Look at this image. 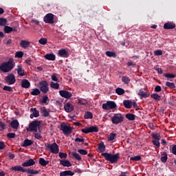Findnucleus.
<instances>
[{"label": "nucleus", "instance_id": "nucleus-1", "mask_svg": "<svg viewBox=\"0 0 176 176\" xmlns=\"http://www.w3.org/2000/svg\"><path fill=\"white\" fill-rule=\"evenodd\" d=\"M16 63L13 58H10L7 62H3L0 65V70L3 72H10L14 68Z\"/></svg>", "mask_w": 176, "mask_h": 176}, {"label": "nucleus", "instance_id": "nucleus-2", "mask_svg": "<svg viewBox=\"0 0 176 176\" xmlns=\"http://www.w3.org/2000/svg\"><path fill=\"white\" fill-rule=\"evenodd\" d=\"M101 155L103 156V157H104L105 160H107V162H110L111 164L118 163L119 159H120L119 153L113 155L112 153H102Z\"/></svg>", "mask_w": 176, "mask_h": 176}, {"label": "nucleus", "instance_id": "nucleus-3", "mask_svg": "<svg viewBox=\"0 0 176 176\" xmlns=\"http://www.w3.org/2000/svg\"><path fill=\"white\" fill-rule=\"evenodd\" d=\"M60 130L63 131L64 135H71L72 133V130H74V127L71 126H68L65 124V122H62L60 124Z\"/></svg>", "mask_w": 176, "mask_h": 176}, {"label": "nucleus", "instance_id": "nucleus-4", "mask_svg": "<svg viewBox=\"0 0 176 176\" xmlns=\"http://www.w3.org/2000/svg\"><path fill=\"white\" fill-rule=\"evenodd\" d=\"M41 126V121L34 120L29 124L28 128L26 129L27 131H34V133H38V127Z\"/></svg>", "mask_w": 176, "mask_h": 176}, {"label": "nucleus", "instance_id": "nucleus-5", "mask_svg": "<svg viewBox=\"0 0 176 176\" xmlns=\"http://www.w3.org/2000/svg\"><path fill=\"white\" fill-rule=\"evenodd\" d=\"M47 151H50L51 153H54L55 155L58 153L60 148H58V144L56 142H54L52 144H45Z\"/></svg>", "mask_w": 176, "mask_h": 176}, {"label": "nucleus", "instance_id": "nucleus-6", "mask_svg": "<svg viewBox=\"0 0 176 176\" xmlns=\"http://www.w3.org/2000/svg\"><path fill=\"white\" fill-rule=\"evenodd\" d=\"M123 116L120 113H116L113 115V117L111 118V121L113 124H119L122 123L124 120Z\"/></svg>", "mask_w": 176, "mask_h": 176}, {"label": "nucleus", "instance_id": "nucleus-7", "mask_svg": "<svg viewBox=\"0 0 176 176\" xmlns=\"http://www.w3.org/2000/svg\"><path fill=\"white\" fill-rule=\"evenodd\" d=\"M40 85V91L44 94L47 93L49 91V84L46 80H41L39 82Z\"/></svg>", "mask_w": 176, "mask_h": 176}, {"label": "nucleus", "instance_id": "nucleus-8", "mask_svg": "<svg viewBox=\"0 0 176 176\" xmlns=\"http://www.w3.org/2000/svg\"><path fill=\"white\" fill-rule=\"evenodd\" d=\"M43 21L46 24H54V15L52 13L47 14L43 18Z\"/></svg>", "mask_w": 176, "mask_h": 176}, {"label": "nucleus", "instance_id": "nucleus-9", "mask_svg": "<svg viewBox=\"0 0 176 176\" xmlns=\"http://www.w3.org/2000/svg\"><path fill=\"white\" fill-rule=\"evenodd\" d=\"M116 108V103L113 101H108L107 103L102 104V109L106 111H109V109H115Z\"/></svg>", "mask_w": 176, "mask_h": 176}, {"label": "nucleus", "instance_id": "nucleus-10", "mask_svg": "<svg viewBox=\"0 0 176 176\" xmlns=\"http://www.w3.org/2000/svg\"><path fill=\"white\" fill-rule=\"evenodd\" d=\"M81 131L85 134H89V133H98V127H97V126H91L82 129Z\"/></svg>", "mask_w": 176, "mask_h": 176}, {"label": "nucleus", "instance_id": "nucleus-11", "mask_svg": "<svg viewBox=\"0 0 176 176\" xmlns=\"http://www.w3.org/2000/svg\"><path fill=\"white\" fill-rule=\"evenodd\" d=\"M6 82L8 83V85H14L16 82V77H14V74H8L6 77Z\"/></svg>", "mask_w": 176, "mask_h": 176}, {"label": "nucleus", "instance_id": "nucleus-12", "mask_svg": "<svg viewBox=\"0 0 176 176\" xmlns=\"http://www.w3.org/2000/svg\"><path fill=\"white\" fill-rule=\"evenodd\" d=\"M59 94L61 97H63V98L69 99L71 98V97H72V93L66 90L59 91Z\"/></svg>", "mask_w": 176, "mask_h": 176}, {"label": "nucleus", "instance_id": "nucleus-13", "mask_svg": "<svg viewBox=\"0 0 176 176\" xmlns=\"http://www.w3.org/2000/svg\"><path fill=\"white\" fill-rule=\"evenodd\" d=\"M58 55L59 57H63V58H68L69 57V53L65 49L59 50Z\"/></svg>", "mask_w": 176, "mask_h": 176}, {"label": "nucleus", "instance_id": "nucleus-14", "mask_svg": "<svg viewBox=\"0 0 176 176\" xmlns=\"http://www.w3.org/2000/svg\"><path fill=\"white\" fill-rule=\"evenodd\" d=\"M64 109L65 112H67L68 113H69L72 112V111H74V104H72V103L67 102L65 104Z\"/></svg>", "mask_w": 176, "mask_h": 176}, {"label": "nucleus", "instance_id": "nucleus-15", "mask_svg": "<svg viewBox=\"0 0 176 176\" xmlns=\"http://www.w3.org/2000/svg\"><path fill=\"white\" fill-rule=\"evenodd\" d=\"M31 112H33L32 114H30V119H34V118H38L39 116V111L36 109V108H31Z\"/></svg>", "mask_w": 176, "mask_h": 176}, {"label": "nucleus", "instance_id": "nucleus-16", "mask_svg": "<svg viewBox=\"0 0 176 176\" xmlns=\"http://www.w3.org/2000/svg\"><path fill=\"white\" fill-rule=\"evenodd\" d=\"M175 27H176L175 23L173 22H168L164 23V30H174Z\"/></svg>", "mask_w": 176, "mask_h": 176}, {"label": "nucleus", "instance_id": "nucleus-17", "mask_svg": "<svg viewBox=\"0 0 176 176\" xmlns=\"http://www.w3.org/2000/svg\"><path fill=\"white\" fill-rule=\"evenodd\" d=\"M123 105L126 109H131V107H133V101L130 100H124L123 101Z\"/></svg>", "mask_w": 176, "mask_h": 176}, {"label": "nucleus", "instance_id": "nucleus-18", "mask_svg": "<svg viewBox=\"0 0 176 176\" xmlns=\"http://www.w3.org/2000/svg\"><path fill=\"white\" fill-rule=\"evenodd\" d=\"M34 164H35V161H34L32 159H30L22 163L23 167H31V166H34Z\"/></svg>", "mask_w": 176, "mask_h": 176}, {"label": "nucleus", "instance_id": "nucleus-19", "mask_svg": "<svg viewBox=\"0 0 176 176\" xmlns=\"http://www.w3.org/2000/svg\"><path fill=\"white\" fill-rule=\"evenodd\" d=\"M30 45H31V43L27 40H21L20 42V46L23 47V49H28Z\"/></svg>", "mask_w": 176, "mask_h": 176}, {"label": "nucleus", "instance_id": "nucleus-20", "mask_svg": "<svg viewBox=\"0 0 176 176\" xmlns=\"http://www.w3.org/2000/svg\"><path fill=\"white\" fill-rule=\"evenodd\" d=\"M4 32L6 34H10V32H13V31H17V28H12L10 26H4L3 28Z\"/></svg>", "mask_w": 176, "mask_h": 176}, {"label": "nucleus", "instance_id": "nucleus-21", "mask_svg": "<svg viewBox=\"0 0 176 176\" xmlns=\"http://www.w3.org/2000/svg\"><path fill=\"white\" fill-rule=\"evenodd\" d=\"M12 171H21V173H25V170L23 166H15L10 168Z\"/></svg>", "mask_w": 176, "mask_h": 176}, {"label": "nucleus", "instance_id": "nucleus-22", "mask_svg": "<svg viewBox=\"0 0 176 176\" xmlns=\"http://www.w3.org/2000/svg\"><path fill=\"white\" fill-rule=\"evenodd\" d=\"M60 164L61 166H63V167H71L72 166V164L69 160H60Z\"/></svg>", "mask_w": 176, "mask_h": 176}, {"label": "nucleus", "instance_id": "nucleus-23", "mask_svg": "<svg viewBox=\"0 0 176 176\" xmlns=\"http://www.w3.org/2000/svg\"><path fill=\"white\" fill-rule=\"evenodd\" d=\"M31 86V83L28 80L23 79L21 81V87H23V89H28Z\"/></svg>", "mask_w": 176, "mask_h": 176}, {"label": "nucleus", "instance_id": "nucleus-24", "mask_svg": "<svg viewBox=\"0 0 176 176\" xmlns=\"http://www.w3.org/2000/svg\"><path fill=\"white\" fill-rule=\"evenodd\" d=\"M45 60H49L50 61H54L56 60V55L54 54H47L44 56Z\"/></svg>", "mask_w": 176, "mask_h": 176}, {"label": "nucleus", "instance_id": "nucleus-25", "mask_svg": "<svg viewBox=\"0 0 176 176\" xmlns=\"http://www.w3.org/2000/svg\"><path fill=\"white\" fill-rule=\"evenodd\" d=\"M75 175V173L71 170H65L60 173V176H74Z\"/></svg>", "mask_w": 176, "mask_h": 176}, {"label": "nucleus", "instance_id": "nucleus-26", "mask_svg": "<svg viewBox=\"0 0 176 176\" xmlns=\"http://www.w3.org/2000/svg\"><path fill=\"white\" fill-rule=\"evenodd\" d=\"M33 144H34V141L31 140L25 139L23 141L22 146H23L24 148H27V146H30V145H32Z\"/></svg>", "mask_w": 176, "mask_h": 176}, {"label": "nucleus", "instance_id": "nucleus-27", "mask_svg": "<svg viewBox=\"0 0 176 176\" xmlns=\"http://www.w3.org/2000/svg\"><path fill=\"white\" fill-rule=\"evenodd\" d=\"M105 148L106 146L103 142H101L98 144V152H100V153H102V152H105Z\"/></svg>", "mask_w": 176, "mask_h": 176}, {"label": "nucleus", "instance_id": "nucleus-28", "mask_svg": "<svg viewBox=\"0 0 176 176\" xmlns=\"http://www.w3.org/2000/svg\"><path fill=\"white\" fill-rule=\"evenodd\" d=\"M10 126L12 129H15L16 130L19 129V123L17 120H14L11 122Z\"/></svg>", "mask_w": 176, "mask_h": 176}, {"label": "nucleus", "instance_id": "nucleus-29", "mask_svg": "<svg viewBox=\"0 0 176 176\" xmlns=\"http://www.w3.org/2000/svg\"><path fill=\"white\" fill-rule=\"evenodd\" d=\"M41 112L42 113V116H44V118H49L50 113L49 111H47V109H46V107H43L41 109Z\"/></svg>", "mask_w": 176, "mask_h": 176}, {"label": "nucleus", "instance_id": "nucleus-30", "mask_svg": "<svg viewBox=\"0 0 176 176\" xmlns=\"http://www.w3.org/2000/svg\"><path fill=\"white\" fill-rule=\"evenodd\" d=\"M38 163L39 164H41V166H43V167H46V166H47V164H49V161H46L43 157H41L39 159Z\"/></svg>", "mask_w": 176, "mask_h": 176}, {"label": "nucleus", "instance_id": "nucleus-31", "mask_svg": "<svg viewBox=\"0 0 176 176\" xmlns=\"http://www.w3.org/2000/svg\"><path fill=\"white\" fill-rule=\"evenodd\" d=\"M25 173L28 174H32L33 175H36L39 174V170H35L34 169H25Z\"/></svg>", "mask_w": 176, "mask_h": 176}, {"label": "nucleus", "instance_id": "nucleus-32", "mask_svg": "<svg viewBox=\"0 0 176 176\" xmlns=\"http://www.w3.org/2000/svg\"><path fill=\"white\" fill-rule=\"evenodd\" d=\"M18 75H19L20 76H24L25 73H24V70L23 69V67H21V66L18 65L17 66V69H16Z\"/></svg>", "mask_w": 176, "mask_h": 176}, {"label": "nucleus", "instance_id": "nucleus-33", "mask_svg": "<svg viewBox=\"0 0 176 176\" xmlns=\"http://www.w3.org/2000/svg\"><path fill=\"white\" fill-rule=\"evenodd\" d=\"M125 118L128 119V120H131V121L135 120V115L133 113H126L125 115Z\"/></svg>", "mask_w": 176, "mask_h": 176}, {"label": "nucleus", "instance_id": "nucleus-34", "mask_svg": "<svg viewBox=\"0 0 176 176\" xmlns=\"http://www.w3.org/2000/svg\"><path fill=\"white\" fill-rule=\"evenodd\" d=\"M72 156H73V157H74V159H76V160H78V162H80V160H82V157H80L79 153L76 152H72Z\"/></svg>", "mask_w": 176, "mask_h": 176}, {"label": "nucleus", "instance_id": "nucleus-35", "mask_svg": "<svg viewBox=\"0 0 176 176\" xmlns=\"http://www.w3.org/2000/svg\"><path fill=\"white\" fill-rule=\"evenodd\" d=\"M87 100L83 99L82 98H78V104H80V105H87Z\"/></svg>", "mask_w": 176, "mask_h": 176}, {"label": "nucleus", "instance_id": "nucleus-36", "mask_svg": "<svg viewBox=\"0 0 176 176\" xmlns=\"http://www.w3.org/2000/svg\"><path fill=\"white\" fill-rule=\"evenodd\" d=\"M107 57H113L114 58L116 57V53L112 51H107L105 53Z\"/></svg>", "mask_w": 176, "mask_h": 176}, {"label": "nucleus", "instance_id": "nucleus-37", "mask_svg": "<svg viewBox=\"0 0 176 176\" xmlns=\"http://www.w3.org/2000/svg\"><path fill=\"white\" fill-rule=\"evenodd\" d=\"M32 96H39L41 94V91L38 89H33L32 91L30 92Z\"/></svg>", "mask_w": 176, "mask_h": 176}, {"label": "nucleus", "instance_id": "nucleus-38", "mask_svg": "<svg viewBox=\"0 0 176 176\" xmlns=\"http://www.w3.org/2000/svg\"><path fill=\"white\" fill-rule=\"evenodd\" d=\"M151 98H153V100H155V101H160L161 96L159 94H157V93L152 94L151 95Z\"/></svg>", "mask_w": 176, "mask_h": 176}, {"label": "nucleus", "instance_id": "nucleus-39", "mask_svg": "<svg viewBox=\"0 0 176 176\" xmlns=\"http://www.w3.org/2000/svg\"><path fill=\"white\" fill-rule=\"evenodd\" d=\"M122 82H124V85H129L130 83V78L128 76H124L122 78Z\"/></svg>", "mask_w": 176, "mask_h": 176}, {"label": "nucleus", "instance_id": "nucleus-40", "mask_svg": "<svg viewBox=\"0 0 176 176\" xmlns=\"http://www.w3.org/2000/svg\"><path fill=\"white\" fill-rule=\"evenodd\" d=\"M116 94H118V96H123V94H124V89L118 87L116 89Z\"/></svg>", "mask_w": 176, "mask_h": 176}, {"label": "nucleus", "instance_id": "nucleus-41", "mask_svg": "<svg viewBox=\"0 0 176 176\" xmlns=\"http://www.w3.org/2000/svg\"><path fill=\"white\" fill-rule=\"evenodd\" d=\"M151 137L153 138V140L157 141H160V139L162 138V136H160V135L158 133H152Z\"/></svg>", "mask_w": 176, "mask_h": 176}, {"label": "nucleus", "instance_id": "nucleus-42", "mask_svg": "<svg viewBox=\"0 0 176 176\" xmlns=\"http://www.w3.org/2000/svg\"><path fill=\"white\" fill-rule=\"evenodd\" d=\"M84 118L85 119H93V113L90 111L85 112Z\"/></svg>", "mask_w": 176, "mask_h": 176}, {"label": "nucleus", "instance_id": "nucleus-43", "mask_svg": "<svg viewBox=\"0 0 176 176\" xmlns=\"http://www.w3.org/2000/svg\"><path fill=\"white\" fill-rule=\"evenodd\" d=\"M42 104H49V97L47 96H43V100H40Z\"/></svg>", "mask_w": 176, "mask_h": 176}, {"label": "nucleus", "instance_id": "nucleus-44", "mask_svg": "<svg viewBox=\"0 0 176 176\" xmlns=\"http://www.w3.org/2000/svg\"><path fill=\"white\" fill-rule=\"evenodd\" d=\"M162 155H163V156L161 157V162L162 163H166V162H167V159H168L167 153L164 152Z\"/></svg>", "mask_w": 176, "mask_h": 176}, {"label": "nucleus", "instance_id": "nucleus-45", "mask_svg": "<svg viewBox=\"0 0 176 176\" xmlns=\"http://www.w3.org/2000/svg\"><path fill=\"white\" fill-rule=\"evenodd\" d=\"M164 76H165V78H167L168 79H174V78H175V74L166 73L164 74Z\"/></svg>", "mask_w": 176, "mask_h": 176}, {"label": "nucleus", "instance_id": "nucleus-46", "mask_svg": "<svg viewBox=\"0 0 176 176\" xmlns=\"http://www.w3.org/2000/svg\"><path fill=\"white\" fill-rule=\"evenodd\" d=\"M50 86L52 89H59L60 87V84L58 82H51Z\"/></svg>", "mask_w": 176, "mask_h": 176}, {"label": "nucleus", "instance_id": "nucleus-47", "mask_svg": "<svg viewBox=\"0 0 176 176\" xmlns=\"http://www.w3.org/2000/svg\"><path fill=\"white\" fill-rule=\"evenodd\" d=\"M23 56H24V52L20 51V52H16L15 53V57L16 58H23Z\"/></svg>", "mask_w": 176, "mask_h": 176}, {"label": "nucleus", "instance_id": "nucleus-48", "mask_svg": "<svg viewBox=\"0 0 176 176\" xmlns=\"http://www.w3.org/2000/svg\"><path fill=\"white\" fill-rule=\"evenodd\" d=\"M116 133H111L109 138H108V140L109 141H113V140H115L116 138Z\"/></svg>", "mask_w": 176, "mask_h": 176}, {"label": "nucleus", "instance_id": "nucleus-49", "mask_svg": "<svg viewBox=\"0 0 176 176\" xmlns=\"http://www.w3.org/2000/svg\"><path fill=\"white\" fill-rule=\"evenodd\" d=\"M166 86H167L170 89H175V85L174 84V82H170L168 81L166 82Z\"/></svg>", "mask_w": 176, "mask_h": 176}, {"label": "nucleus", "instance_id": "nucleus-50", "mask_svg": "<svg viewBox=\"0 0 176 176\" xmlns=\"http://www.w3.org/2000/svg\"><path fill=\"white\" fill-rule=\"evenodd\" d=\"M170 152L171 153H173V155H176V144L175 145H172L170 146Z\"/></svg>", "mask_w": 176, "mask_h": 176}, {"label": "nucleus", "instance_id": "nucleus-51", "mask_svg": "<svg viewBox=\"0 0 176 176\" xmlns=\"http://www.w3.org/2000/svg\"><path fill=\"white\" fill-rule=\"evenodd\" d=\"M38 43H41V45H46V43H47V38H41L38 41Z\"/></svg>", "mask_w": 176, "mask_h": 176}, {"label": "nucleus", "instance_id": "nucleus-52", "mask_svg": "<svg viewBox=\"0 0 176 176\" xmlns=\"http://www.w3.org/2000/svg\"><path fill=\"white\" fill-rule=\"evenodd\" d=\"M131 160H133V162H140V160H141V155H136V156L132 157L131 158Z\"/></svg>", "mask_w": 176, "mask_h": 176}, {"label": "nucleus", "instance_id": "nucleus-53", "mask_svg": "<svg viewBox=\"0 0 176 176\" xmlns=\"http://www.w3.org/2000/svg\"><path fill=\"white\" fill-rule=\"evenodd\" d=\"M6 23H8V21L3 18H0V25L3 27V25H6Z\"/></svg>", "mask_w": 176, "mask_h": 176}, {"label": "nucleus", "instance_id": "nucleus-54", "mask_svg": "<svg viewBox=\"0 0 176 176\" xmlns=\"http://www.w3.org/2000/svg\"><path fill=\"white\" fill-rule=\"evenodd\" d=\"M68 155L65 153H59V157H60V159H67Z\"/></svg>", "mask_w": 176, "mask_h": 176}, {"label": "nucleus", "instance_id": "nucleus-55", "mask_svg": "<svg viewBox=\"0 0 176 176\" xmlns=\"http://www.w3.org/2000/svg\"><path fill=\"white\" fill-rule=\"evenodd\" d=\"M153 145L157 146V148H160V142L159 140H153L152 141Z\"/></svg>", "mask_w": 176, "mask_h": 176}, {"label": "nucleus", "instance_id": "nucleus-56", "mask_svg": "<svg viewBox=\"0 0 176 176\" xmlns=\"http://www.w3.org/2000/svg\"><path fill=\"white\" fill-rule=\"evenodd\" d=\"M3 90H4L5 91H13V88L9 86H4Z\"/></svg>", "mask_w": 176, "mask_h": 176}, {"label": "nucleus", "instance_id": "nucleus-57", "mask_svg": "<svg viewBox=\"0 0 176 176\" xmlns=\"http://www.w3.org/2000/svg\"><path fill=\"white\" fill-rule=\"evenodd\" d=\"M34 138H36V140H41L42 138V135H41V133L35 132L34 133Z\"/></svg>", "mask_w": 176, "mask_h": 176}, {"label": "nucleus", "instance_id": "nucleus-58", "mask_svg": "<svg viewBox=\"0 0 176 176\" xmlns=\"http://www.w3.org/2000/svg\"><path fill=\"white\" fill-rule=\"evenodd\" d=\"M78 153H80V155H87V151L85 150V149H78Z\"/></svg>", "mask_w": 176, "mask_h": 176}, {"label": "nucleus", "instance_id": "nucleus-59", "mask_svg": "<svg viewBox=\"0 0 176 176\" xmlns=\"http://www.w3.org/2000/svg\"><path fill=\"white\" fill-rule=\"evenodd\" d=\"M154 54L155 56H162L163 54V51L160 50H155L154 51Z\"/></svg>", "mask_w": 176, "mask_h": 176}, {"label": "nucleus", "instance_id": "nucleus-60", "mask_svg": "<svg viewBox=\"0 0 176 176\" xmlns=\"http://www.w3.org/2000/svg\"><path fill=\"white\" fill-rule=\"evenodd\" d=\"M8 138H16V133H8L7 134Z\"/></svg>", "mask_w": 176, "mask_h": 176}, {"label": "nucleus", "instance_id": "nucleus-61", "mask_svg": "<svg viewBox=\"0 0 176 176\" xmlns=\"http://www.w3.org/2000/svg\"><path fill=\"white\" fill-rule=\"evenodd\" d=\"M51 79L52 80H53L54 82H58V78H57V76L56 74H54L52 76H51Z\"/></svg>", "mask_w": 176, "mask_h": 176}, {"label": "nucleus", "instance_id": "nucleus-62", "mask_svg": "<svg viewBox=\"0 0 176 176\" xmlns=\"http://www.w3.org/2000/svg\"><path fill=\"white\" fill-rule=\"evenodd\" d=\"M155 91L156 93H159L160 91H162V87H160V85H157L155 87Z\"/></svg>", "mask_w": 176, "mask_h": 176}, {"label": "nucleus", "instance_id": "nucleus-63", "mask_svg": "<svg viewBox=\"0 0 176 176\" xmlns=\"http://www.w3.org/2000/svg\"><path fill=\"white\" fill-rule=\"evenodd\" d=\"M6 147V144H5V142H0V150L5 149Z\"/></svg>", "mask_w": 176, "mask_h": 176}, {"label": "nucleus", "instance_id": "nucleus-64", "mask_svg": "<svg viewBox=\"0 0 176 176\" xmlns=\"http://www.w3.org/2000/svg\"><path fill=\"white\" fill-rule=\"evenodd\" d=\"M150 94L148 92H144L142 96H140L142 98H148L149 97Z\"/></svg>", "mask_w": 176, "mask_h": 176}]
</instances>
